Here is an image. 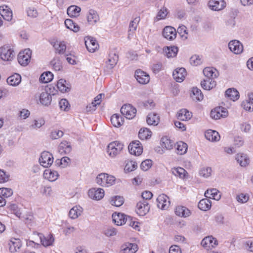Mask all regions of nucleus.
Listing matches in <instances>:
<instances>
[{
  "label": "nucleus",
  "instance_id": "f257e3e1",
  "mask_svg": "<svg viewBox=\"0 0 253 253\" xmlns=\"http://www.w3.org/2000/svg\"><path fill=\"white\" fill-rule=\"evenodd\" d=\"M124 146V144L120 141H113L107 146V153L110 157L114 158L122 152Z\"/></svg>",
  "mask_w": 253,
  "mask_h": 253
},
{
  "label": "nucleus",
  "instance_id": "f03ea898",
  "mask_svg": "<svg viewBox=\"0 0 253 253\" xmlns=\"http://www.w3.org/2000/svg\"><path fill=\"white\" fill-rule=\"evenodd\" d=\"M96 180L98 184L104 187H109L115 183V178L107 173H100L97 176Z\"/></svg>",
  "mask_w": 253,
  "mask_h": 253
},
{
  "label": "nucleus",
  "instance_id": "7ed1b4c3",
  "mask_svg": "<svg viewBox=\"0 0 253 253\" xmlns=\"http://www.w3.org/2000/svg\"><path fill=\"white\" fill-rule=\"evenodd\" d=\"M15 54L9 46L4 45L0 48V58L3 61H11Z\"/></svg>",
  "mask_w": 253,
  "mask_h": 253
},
{
  "label": "nucleus",
  "instance_id": "20e7f679",
  "mask_svg": "<svg viewBox=\"0 0 253 253\" xmlns=\"http://www.w3.org/2000/svg\"><path fill=\"white\" fill-rule=\"evenodd\" d=\"M53 162L52 155L47 151H43L41 153L39 158V163L44 168H48Z\"/></svg>",
  "mask_w": 253,
  "mask_h": 253
},
{
  "label": "nucleus",
  "instance_id": "39448f33",
  "mask_svg": "<svg viewBox=\"0 0 253 253\" xmlns=\"http://www.w3.org/2000/svg\"><path fill=\"white\" fill-rule=\"evenodd\" d=\"M32 54L31 50L28 48L19 52L18 55V61L19 63L25 66L29 63Z\"/></svg>",
  "mask_w": 253,
  "mask_h": 253
},
{
  "label": "nucleus",
  "instance_id": "423d86ee",
  "mask_svg": "<svg viewBox=\"0 0 253 253\" xmlns=\"http://www.w3.org/2000/svg\"><path fill=\"white\" fill-rule=\"evenodd\" d=\"M121 112L126 119H132L135 116L136 109L129 104H125L121 108Z\"/></svg>",
  "mask_w": 253,
  "mask_h": 253
},
{
  "label": "nucleus",
  "instance_id": "0eeeda50",
  "mask_svg": "<svg viewBox=\"0 0 253 253\" xmlns=\"http://www.w3.org/2000/svg\"><path fill=\"white\" fill-rule=\"evenodd\" d=\"M128 149L131 154L135 156L140 155L143 152L141 144L138 140L132 141L128 146Z\"/></svg>",
  "mask_w": 253,
  "mask_h": 253
},
{
  "label": "nucleus",
  "instance_id": "6e6552de",
  "mask_svg": "<svg viewBox=\"0 0 253 253\" xmlns=\"http://www.w3.org/2000/svg\"><path fill=\"white\" fill-rule=\"evenodd\" d=\"M150 210V206L147 201L142 199L136 205V212L140 216L145 215Z\"/></svg>",
  "mask_w": 253,
  "mask_h": 253
},
{
  "label": "nucleus",
  "instance_id": "1a4fd4ad",
  "mask_svg": "<svg viewBox=\"0 0 253 253\" xmlns=\"http://www.w3.org/2000/svg\"><path fill=\"white\" fill-rule=\"evenodd\" d=\"M135 77L138 82L141 84H146L150 81L149 75L140 69L135 71Z\"/></svg>",
  "mask_w": 253,
  "mask_h": 253
},
{
  "label": "nucleus",
  "instance_id": "9d476101",
  "mask_svg": "<svg viewBox=\"0 0 253 253\" xmlns=\"http://www.w3.org/2000/svg\"><path fill=\"white\" fill-rule=\"evenodd\" d=\"M226 4L224 0H210L209 2V7L214 11L222 10L225 7Z\"/></svg>",
  "mask_w": 253,
  "mask_h": 253
},
{
  "label": "nucleus",
  "instance_id": "9b49d317",
  "mask_svg": "<svg viewBox=\"0 0 253 253\" xmlns=\"http://www.w3.org/2000/svg\"><path fill=\"white\" fill-rule=\"evenodd\" d=\"M228 46L231 51L236 54L241 53L243 50L242 44L237 40L230 41L228 43Z\"/></svg>",
  "mask_w": 253,
  "mask_h": 253
},
{
  "label": "nucleus",
  "instance_id": "f8f14e48",
  "mask_svg": "<svg viewBox=\"0 0 253 253\" xmlns=\"http://www.w3.org/2000/svg\"><path fill=\"white\" fill-rule=\"evenodd\" d=\"M85 45L90 52H94L98 47V44L95 39L91 37H86L85 38Z\"/></svg>",
  "mask_w": 253,
  "mask_h": 253
},
{
  "label": "nucleus",
  "instance_id": "ddd939ff",
  "mask_svg": "<svg viewBox=\"0 0 253 253\" xmlns=\"http://www.w3.org/2000/svg\"><path fill=\"white\" fill-rule=\"evenodd\" d=\"M163 35L168 40L172 41L176 37V30L171 26H166L163 29Z\"/></svg>",
  "mask_w": 253,
  "mask_h": 253
},
{
  "label": "nucleus",
  "instance_id": "4468645a",
  "mask_svg": "<svg viewBox=\"0 0 253 253\" xmlns=\"http://www.w3.org/2000/svg\"><path fill=\"white\" fill-rule=\"evenodd\" d=\"M88 196L95 200L101 199L104 196V191L102 188H92L89 190L88 192Z\"/></svg>",
  "mask_w": 253,
  "mask_h": 253
},
{
  "label": "nucleus",
  "instance_id": "2eb2a0df",
  "mask_svg": "<svg viewBox=\"0 0 253 253\" xmlns=\"http://www.w3.org/2000/svg\"><path fill=\"white\" fill-rule=\"evenodd\" d=\"M9 250L11 253H15L20 251L22 243L19 239L12 238L8 243Z\"/></svg>",
  "mask_w": 253,
  "mask_h": 253
},
{
  "label": "nucleus",
  "instance_id": "dca6fc26",
  "mask_svg": "<svg viewBox=\"0 0 253 253\" xmlns=\"http://www.w3.org/2000/svg\"><path fill=\"white\" fill-rule=\"evenodd\" d=\"M168 199V197L165 194L160 195L157 198L158 207L162 210L167 209L170 204Z\"/></svg>",
  "mask_w": 253,
  "mask_h": 253
},
{
  "label": "nucleus",
  "instance_id": "f3484780",
  "mask_svg": "<svg viewBox=\"0 0 253 253\" xmlns=\"http://www.w3.org/2000/svg\"><path fill=\"white\" fill-rule=\"evenodd\" d=\"M48 88H45L44 91L42 92L40 96V102L44 106L49 105L52 101L51 95H50V92H48Z\"/></svg>",
  "mask_w": 253,
  "mask_h": 253
},
{
  "label": "nucleus",
  "instance_id": "a211bd4d",
  "mask_svg": "<svg viewBox=\"0 0 253 253\" xmlns=\"http://www.w3.org/2000/svg\"><path fill=\"white\" fill-rule=\"evenodd\" d=\"M186 75V71L184 68H177L173 72V78L177 82H182Z\"/></svg>",
  "mask_w": 253,
  "mask_h": 253
},
{
  "label": "nucleus",
  "instance_id": "6ab92c4d",
  "mask_svg": "<svg viewBox=\"0 0 253 253\" xmlns=\"http://www.w3.org/2000/svg\"><path fill=\"white\" fill-rule=\"evenodd\" d=\"M126 214L116 212L112 214L113 221L117 225H122L126 223Z\"/></svg>",
  "mask_w": 253,
  "mask_h": 253
},
{
  "label": "nucleus",
  "instance_id": "aec40b11",
  "mask_svg": "<svg viewBox=\"0 0 253 253\" xmlns=\"http://www.w3.org/2000/svg\"><path fill=\"white\" fill-rule=\"evenodd\" d=\"M0 13L1 16L5 20L9 21L12 19V12L8 6L6 5H3L0 6Z\"/></svg>",
  "mask_w": 253,
  "mask_h": 253
},
{
  "label": "nucleus",
  "instance_id": "412c9836",
  "mask_svg": "<svg viewBox=\"0 0 253 253\" xmlns=\"http://www.w3.org/2000/svg\"><path fill=\"white\" fill-rule=\"evenodd\" d=\"M119 60V56L115 53H111L106 62V67L109 70L112 69L117 64Z\"/></svg>",
  "mask_w": 253,
  "mask_h": 253
},
{
  "label": "nucleus",
  "instance_id": "4be33fe9",
  "mask_svg": "<svg viewBox=\"0 0 253 253\" xmlns=\"http://www.w3.org/2000/svg\"><path fill=\"white\" fill-rule=\"evenodd\" d=\"M137 249V245L136 244L126 243L121 246L123 253H135Z\"/></svg>",
  "mask_w": 253,
  "mask_h": 253
},
{
  "label": "nucleus",
  "instance_id": "5701e85b",
  "mask_svg": "<svg viewBox=\"0 0 253 253\" xmlns=\"http://www.w3.org/2000/svg\"><path fill=\"white\" fill-rule=\"evenodd\" d=\"M42 244L44 247L52 246L54 241V239L51 234H49L46 236H43L42 234H39Z\"/></svg>",
  "mask_w": 253,
  "mask_h": 253
},
{
  "label": "nucleus",
  "instance_id": "b1692460",
  "mask_svg": "<svg viewBox=\"0 0 253 253\" xmlns=\"http://www.w3.org/2000/svg\"><path fill=\"white\" fill-rule=\"evenodd\" d=\"M207 139L211 141H217L220 139V135L218 132L215 130L211 129L208 130L205 134Z\"/></svg>",
  "mask_w": 253,
  "mask_h": 253
},
{
  "label": "nucleus",
  "instance_id": "393cba45",
  "mask_svg": "<svg viewBox=\"0 0 253 253\" xmlns=\"http://www.w3.org/2000/svg\"><path fill=\"white\" fill-rule=\"evenodd\" d=\"M201 244L203 247H209L214 248L217 245V241L216 239L213 238L212 236H208L204 239L201 242Z\"/></svg>",
  "mask_w": 253,
  "mask_h": 253
},
{
  "label": "nucleus",
  "instance_id": "a878e982",
  "mask_svg": "<svg viewBox=\"0 0 253 253\" xmlns=\"http://www.w3.org/2000/svg\"><path fill=\"white\" fill-rule=\"evenodd\" d=\"M59 174L56 171L51 169H46L43 172V177L45 179L50 181H55L58 177Z\"/></svg>",
  "mask_w": 253,
  "mask_h": 253
},
{
  "label": "nucleus",
  "instance_id": "bb28decb",
  "mask_svg": "<svg viewBox=\"0 0 253 253\" xmlns=\"http://www.w3.org/2000/svg\"><path fill=\"white\" fill-rule=\"evenodd\" d=\"M205 196L208 198L213 199L216 200H218L220 198L219 191L215 188L208 189L205 192Z\"/></svg>",
  "mask_w": 253,
  "mask_h": 253
},
{
  "label": "nucleus",
  "instance_id": "cd10ccee",
  "mask_svg": "<svg viewBox=\"0 0 253 253\" xmlns=\"http://www.w3.org/2000/svg\"><path fill=\"white\" fill-rule=\"evenodd\" d=\"M175 214L180 217H186L191 214L190 211L184 206H177L175 210Z\"/></svg>",
  "mask_w": 253,
  "mask_h": 253
},
{
  "label": "nucleus",
  "instance_id": "c85d7f7f",
  "mask_svg": "<svg viewBox=\"0 0 253 253\" xmlns=\"http://www.w3.org/2000/svg\"><path fill=\"white\" fill-rule=\"evenodd\" d=\"M146 121L149 125L157 126L160 122L159 116L157 113H149L147 116Z\"/></svg>",
  "mask_w": 253,
  "mask_h": 253
},
{
  "label": "nucleus",
  "instance_id": "c756f323",
  "mask_svg": "<svg viewBox=\"0 0 253 253\" xmlns=\"http://www.w3.org/2000/svg\"><path fill=\"white\" fill-rule=\"evenodd\" d=\"M216 82L212 79H204L201 81V85L205 90H210L216 86Z\"/></svg>",
  "mask_w": 253,
  "mask_h": 253
},
{
  "label": "nucleus",
  "instance_id": "7c9ffc66",
  "mask_svg": "<svg viewBox=\"0 0 253 253\" xmlns=\"http://www.w3.org/2000/svg\"><path fill=\"white\" fill-rule=\"evenodd\" d=\"M203 74L207 79H214L217 78L218 76L217 71L215 69L210 67L205 68L203 70Z\"/></svg>",
  "mask_w": 253,
  "mask_h": 253
},
{
  "label": "nucleus",
  "instance_id": "2f4dec72",
  "mask_svg": "<svg viewBox=\"0 0 253 253\" xmlns=\"http://www.w3.org/2000/svg\"><path fill=\"white\" fill-rule=\"evenodd\" d=\"M220 108H215L211 112V117L215 120L220 118L221 117H225L227 115V112L222 110Z\"/></svg>",
  "mask_w": 253,
  "mask_h": 253
},
{
  "label": "nucleus",
  "instance_id": "473e14b6",
  "mask_svg": "<svg viewBox=\"0 0 253 253\" xmlns=\"http://www.w3.org/2000/svg\"><path fill=\"white\" fill-rule=\"evenodd\" d=\"M198 206V208L201 210L207 211L211 209V201L207 198L200 200Z\"/></svg>",
  "mask_w": 253,
  "mask_h": 253
},
{
  "label": "nucleus",
  "instance_id": "72a5a7b5",
  "mask_svg": "<svg viewBox=\"0 0 253 253\" xmlns=\"http://www.w3.org/2000/svg\"><path fill=\"white\" fill-rule=\"evenodd\" d=\"M21 81V77L18 74H15L7 79V83L12 86H16L18 85Z\"/></svg>",
  "mask_w": 253,
  "mask_h": 253
},
{
  "label": "nucleus",
  "instance_id": "f704fd0d",
  "mask_svg": "<svg viewBox=\"0 0 253 253\" xmlns=\"http://www.w3.org/2000/svg\"><path fill=\"white\" fill-rule=\"evenodd\" d=\"M236 159L237 162L242 167L247 166L250 162L249 159L246 154L240 153L236 156Z\"/></svg>",
  "mask_w": 253,
  "mask_h": 253
},
{
  "label": "nucleus",
  "instance_id": "c9c22d12",
  "mask_svg": "<svg viewBox=\"0 0 253 253\" xmlns=\"http://www.w3.org/2000/svg\"><path fill=\"white\" fill-rule=\"evenodd\" d=\"M83 209L80 206H75L73 207L69 212V215L72 219L77 218L82 213Z\"/></svg>",
  "mask_w": 253,
  "mask_h": 253
},
{
  "label": "nucleus",
  "instance_id": "e433bc0d",
  "mask_svg": "<svg viewBox=\"0 0 253 253\" xmlns=\"http://www.w3.org/2000/svg\"><path fill=\"white\" fill-rule=\"evenodd\" d=\"M163 51L168 58L174 57L177 53L178 48L175 46H166L163 48Z\"/></svg>",
  "mask_w": 253,
  "mask_h": 253
},
{
  "label": "nucleus",
  "instance_id": "4c0bfd02",
  "mask_svg": "<svg viewBox=\"0 0 253 253\" xmlns=\"http://www.w3.org/2000/svg\"><path fill=\"white\" fill-rule=\"evenodd\" d=\"M225 95L233 101L237 100L239 97V93L235 88L227 89L225 92Z\"/></svg>",
  "mask_w": 253,
  "mask_h": 253
},
{
  "label": "nucleus",
  "instance_id": "58836bf2",
  "mask_svg": "<svg viewBox=\"0 0 253 253\" xmlns=\"http://www.w3.org/2000/svg\"><path fill=\"white\" fill-rule=\"evenodd\" d=\"M191 113L185 109L179 110L177 113V119L181 121L189 120L191 118Z\"/></svg>",
  "mask_w": 253,
  "mask_h": 253
},
{
  "label": "nucleus",
  "instance_id": "ea45409f",
  "mask_svg": "<svg viewBox=\"0 0 253 253\" xmlns=\"http://www.w3.org/2000/svg\"><path fill=\"white\" fill-rule=\"evenodd\" d=\"M161 142V145L165 150H170L173 148L174 142L167 137H163Z\"/></svg>",
  "mask_w": 253,
  "mask_h": 253
},
{
  "label": "nucleus",
  "instance_id": "a19ab883",
  "mask_svg": "<svg viewBox=\"0 0 253 253\" xmlns=\"http://www.w3.org/2000/svg\"><path fill=\"white\" fill-rule=\"evenodd\" d=\"M80 7L76 5H71L67 9V14L71 17H76L79 15Z\"/></svg>",
  "mask_w": 253,
  "mask_h": 253
},
{
  "label": "nucleus",
  "instance_id": "79ce46f5",
  "mask_svg": "<svg viewBox=\"0 0 253 253\" xmlns=\"http://www.w3.org/2000/svg\"><path fill=\"white\" fill-rule=\"evenodd\" d=\"M59 151L61 153L69 154L72 150V147L69 142L64 141L60 143L59 146Z\"/></svg>",
  "mask_w": 253,
  "mask_h": 253
},
{
  "label": "nucleus",
  "instance_id": "37998d69",
  "mask_svg": "<svg viewBox=\"0 0 253 253\" xmlns=\"http://www.w3.org/2000/svg\"><path fill=\"white\" fill-rule=\"evenodd\" d=\"M53 46L56 52L60 54H64L66 49V45L64 42L56 41Z\"/></svg>",
  "mask_w": 253,
  "mask_h": 253
},
{
  "label": "nucleus",
  "instance_id": "c03bdc74",
  "mask_svg": "<svg viewBox=\"0 0 253 253\" xmlns=\"http://www.w3.org/2000/svg\"><path fill=\"white\" fill-rule=\"evenodd\" d=\"M171 171L173 175L180 178H184L185 174L187 173L186 171L181 167L173 168L171 169Z\"/></svg>",
  "mask_w": 253,
  "mask_h": 253
},
{
  "label": "nucleus",
  "instance_id": "a18cd8bd",
  "mask_svg": "<svg viewBox=\"0 0 253 253\" xmlns=\"http://www.w3.org/2000/svg\"><path fill=\"white\" fill-rule=\"evenodd\" d=\"M192 97L193 100L197 101H201L203 99L204 95L201 90L198 88L197 87H194L192 90Z\"/></svg>",
  "mask_w": 253,
  "mask_h": 253
},
{
  "label": "nucleus",
  "instance_id": "49530a36",
  "mask_svg": "<svg viewBox=\"0 0 253 253\" xmlns=\"http://www.w3.org/2000/svg\"><path fill=\"white\" fill-rule=\"evenodd\" d=\"M65 25L66 27L74 32H77L80 30L79 26L74 23L71 19H67L65 20Z\"/></svg>",
  "mask_w": 253,
  "mask_h": 253
},
{
  "label": "nucleus",
  "instance_id": "de8ad7c7",
  "mask_svg": "<svg viewBox=\"0 0 253 253\" xmlns=\"http://www.w3.org/2000/svg\"><path fill=\"white\" fill-rule=\"evenodd\" d=\"M87 21L90 24H94L99 20V16L97 13L94 10H90L87 15Z\"/></svg>",
  "mask_w": 253,
  "mask_h": 253
},
{
  "label": "nucleus",
  "instance_id": "09e8293b",
  "mask_svg": "<svg viewBox=\"0 0 253 253\" xmlns=\"http://www.w3.org/2000/svg\"><path fill=\"white\" fill-rule=\"evenodd\" d=\"M111 122L112 125L115 127H119L123 124V121L122 117L118 114H114L111 118Z\"/></svg>",
  "mask_w": 253,
  "mask_h": 253
},
{
  "label": "nucleus",
  "instance_id": "8fccbe9b",
  "mask_svg": "<svg viewBox=\"0 0 253 253\" xmlns=\"http://www.w3.org/2000/svg\"><path fill=\"white\" fill-rule=\"evenodd\" d=\"M151 135L152 132L147 128H141L138 133V136L142 140L148 139L151 136Z\"/></svg>",
  "mask_w": 253,
  "mask_h": 253
},
{
  "label": "nucleus",
  "instance_id": "3c124183",
  "mask_svg": "<svg viewBox=\"0 0 253 253\" xmlns=\"http://www.w3.org/2000/svg\"><path fill=\"white\" fill-rule=\"evenodd\" d=\"M53 78V75L50 72H46L42 73L40 78V81L42 83H47L50 82Z\"/></svg>",
  "mask_w": 253,
  "mask_h": 253
},
{
  "label": "nucleus",
  "instance_id": "603ef678",
  "mask_svg": "<svg viewBox=\"0 0 253 253\" xmlns=\"http://www.w3.org/2000/svg\"><path fill=\"white\" fill-rule=\"evenodd\" d=\"M66 81L64 79L59 80L57 84V88L62 92H65L70 90V88L66 84Z\"/></svg>",
  "mask_w": 253,
  "mask_h": 253
},
{
  "label": "nucleus",
  "instance_id": "864d4df0",
  "mask_svg": "<svg viewBox=\"0 0 253 253\" xmlns=\"http://www.w3.org/2000/svg\"><path fill=\"white\" fill-rule=\"evenodd\" d=\"M187 150V145L183 142L180 141L177 143L176 147V153L179 155H183L186 153Z\"/></svg>",
  "mask_w": 253,
  "mask_h": 253
},
{
  "label": "nucleus",
  "instance_id": "5fc2aeb1",
  "mask_svg": "<svg viewBox=\"0 0 253 253\" xmlns=\"http://www.w3.org/2000/svg\"><path fill=\"white\" fill-rule=\"evenodd\" d=\"M124 202V198L121 196H115L112 198L111 204L116 207H120L122 206Z\"/></svg>",
  "mask_w": 253,
  "mask_h": 253
},
{
  "label": "nucleus",
  "instance_id": "6e6d98bb",
  "mask_svg": "<svg viewBox=\"0 0 253 253\" xmlns=\"http://www.w3.org/2000/svg\"><path fill=\"white\" fill-rule=\"evenodd\" d=\"M54 69L55 71H61L63 68L62 62L58 58H55L51 61Z\"/></svg>",
  "mask_w": 253,
  "mask_h": 253
},
{
  "label": "nucleus",
  "instance_id": "4d7b16f0",
  "mask_svg": "<svg viewBox=\"0 0 253 253\" xmlns=\"http://www.w3.org/2000/svg\"><path fill=\"white\" fill-rule=\"evenodd\" d=\"M211 168H203L200 170L199 174L201 176L205 178H208L211 175Z\"/></svg>",
  "mask_w": 253,
  "mask_h": 253
},
{
  "label": "nucleus",
  "instance_id": "13d9d810",
  "mask_svg": "<svg viewBox=\"0 0 253 253\" xmlns=\"http://www.w3.org/2000/svg\"><path fill=\"white\" fill-rule=\"evenodd\" d=\"M168 13L167 8L163 7L158 12L156 18L157 20L165 19Z\"/></svg>",
  "mask_w": 253,
  "mask_h": 253
},
{
  "label": "nucleus",
  "instance_id": "bf43d9fd",
  "mask_svg": "<svg viewBox=\"0 0 253 253\" xmlns=\"http://www.w3.org/2000/svg\"><path fill=\"white\" fill-rule=\"evenodd\" d=\"M0 194L4 198H8L11 196L13 194V191L10 188H0Z\"/></svg>",
  "mask_w": 253,
  "mask_h": 253
},
{
  "label": "nucleus",
  "instance_id": "052dcab7",
  "mask_svg": "<svg viewBox=\"0 0 253 253\" xmlns=\"http://www.w3.org/2000/svg\"><path fill=\"white\" fill-rule=\"evenodd\" d=\"M126 219L127 220H126V224L128 225L129 226L133 227V228L139 230V229H138L139 227L138 224V222H136L135 221L132 220V217L130 216H126Z\"/></svg>",
  "mask_w": 253,
  "mask_h": 253
},
{
  "label": "nucleus",
  "instance_id": "680f3d73",
  "mask_svg": "<svg viewBox=\"0 0 253 253\" xmlns=\"http://www.w3.org/2000/svg\"><path fill=\"white\" fill-rule=\"evenodd\" d=\"M152 165V161L151 160H146L143 161L140 165L141 169L143 170H147Z\"/></svg>",
  "mask_w": 253,
  "mask_h": 253
},
{
  "label": "nucleus",
  "instance_id": "e2e57ef3",
  "mask_svg": "<svg viewBox=\"0 0 253 253\" xmlns=\"http://www.w3.org/2000/svg\"><path fill=\"white\" fill-rule=\"evenodd\" d=\"M139 17H136L130 22L129 25V32H134L136 30L137 24L139 22Z\"/></svg>",
  "mask_w": 253,
  "mask_h": 253
},
{
  "label": "nucleus",
  "instance_id": "0e129e2a",
  "mask_svg": "<svg viewBox=\"0 0 253 253\" xmlns=\"http://www.w3.org/2000/svg\"><path fill=\"white\" fill-rule=\"evenodd\" d=\"M190 63L193 66H197L200 65L202 63V61L199 56L194 55L190 58Z\"/></svg>",
  "mask_w": 253,
  "mask_h": 253
},
{
  "label": "nucleus",
  "instance_id": "69168bd1",
  "mask_svg": "<svg viewBox=\"0 0 253 253\" xmlns=\"http://www.w3.org/2000/svg\"><path fill=\"white\" fill-rule=\"evenodd\" d=\"M137 167V164L135 162L131 161L128 162L125 166V169L131 171L135 169Z\"/></svg>",
  "mask_w": 253,
  "mask_h": 253
},
{
  "label": "nucleus",
  "instance_id": "338daca9",
  "mask_svg": "<svg viewBox=\"0 0 253 253\" xmlns=\"http://www.w3.org/2000/svg\"><path fill=\"white\" fill-rule=\"evenodd\" d=\"M60 108L64 111H68L69 108V103L66 99H62L59 103Z\"/></svg>",
  "mask_w": 253,
  "mask_h": 253
},
{
  "label": "nucleus",
  "instance_id": "774afa93",
  "mask_svg": "<svg viewBox=\"0 0 253 253\" xmlns=\"http://www.w3.org/2000/svg\"><path fill=\"white\" fill-rule=\"evenodd\" d=\"M63 132L59 130H55L52 131L50 134V137L52 139H57L61 137L63 135Z\"/></svg>",
  "mask_w": 253,
  "mask_h": 253
}]
</instances>
